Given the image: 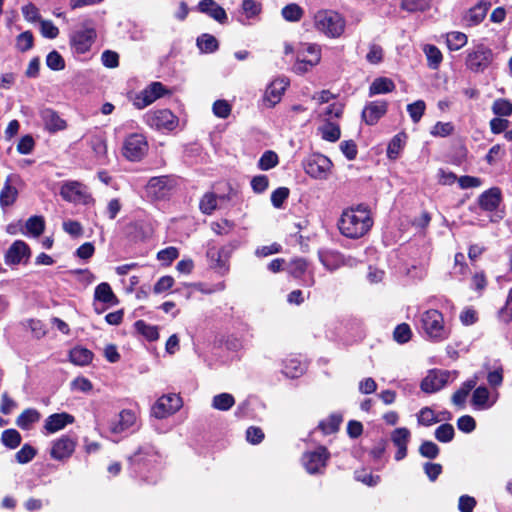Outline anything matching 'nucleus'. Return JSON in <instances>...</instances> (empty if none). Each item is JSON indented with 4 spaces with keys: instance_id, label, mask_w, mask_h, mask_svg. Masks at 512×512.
I'll use <instances>...</instances> for the list:
<instances>
[{
    "instance_id": "obj_1",
    "label": "nucleus",
    "mask_w": 512,
    "mask_h": 512,
    "mask_svg": "<svg viewBox=\"0 0 512 512\" xmlns=\"http://www.w3.org/2000/svg\"><path fill=\"white\" fill-rule=\"evenodd\" d=\"M340 233L350 239H359L366 235L373 226L370 210L364 205L345 209L339 220Z\"/></svg>"
},
{
    "instance_id": "obj_2",
    "label": "nucleus",
    "mask_w": 512,
    "mask_h": 512,
    "mask_svg": "<svg viewBox=\"0 0 512 512\" xmlns=\"http://www.w3.org/2000/svg\"><path fill=\"white\" fill-rule=\"evenodd\" d=\"M346 21L338 12L319 10L314 15V27L328 38H339L345 31Z\"/></svg>"
},
{
    "instance_id": "obj_3",
    "label": "nucleus",
    "mask_w": 512,
    "mask_h": 512,
    "mask_svg": "<svg viewBox=\"0 0 512 512\" xmlns=\"http://www.w3.org/2000/svg\"><path fill=\"white\" fill-rule=\"evenodd\" d=\"M420 323L425 335L431 341L441 342L450 335V330L445 325L443 314L436 309L424 311L420 316Z\"/></svg>"
},
{
    "instance_id": "obj_4",
    "label": "nucleus",
    "mask_w": 512,
    "mask_h": 512,
    "mask_svg": "<svg viewBox=\"0 0 512 512\" xmlns=\"http://www.w3.org/2000/svg\"><path fill=\"white\" fill-rule=\"evenodd\" d=\"M331 160L320 153H313L303 161V169L307 175L314 179L324 180L331 172Z\"/></svg>"
},
{
    "instance_id": "obj_5",
    "label": "nucleus",
    "mask_w": 512,
    "mask_h": 512,
    "mask_svg": "<svg viewBox=\"0 0 512 512\" xmlns=\"http://www.w3.org/2000/svg\"><path fill=\"white\" fill-rule=\"evenodd\" d=\"M24 181L18 174H9L0 189V207L5 210L12 207L18 200Z\"/></svg>"
},
{
    "instance_id": "obj_6",
    "label": "nucleus",
    "mask_w": 512,
    "mask_h": 512,
    "mask_svg": "<svg viewBox=\"0 0 512 512\" xmlns=\"http://www.w3.org/2000/svg\"><path fill=\"white\" fill-rule=\"evenodd\" d=\"M321 60V50L318 45H304L297 54V61L294 65L295 72L303 74L316 66Z\"/></svg>"
},
{
    "instance_id": "obj_7",
    "label": "nucleus",
    "mask_w": 512,
    "mask_h": 512,
    "mask_svg": "<svg viewBox=\"0 0 512 512\" xmlns=\"http://www.w3.org/2000/svg\"><path fill=\"white\" fill-rule=\"evenodd\" d=\"M144 118L150 127L157 130L172 131L178 125V118L169 109L149 111Z\"/></svg>"
},
{
    "instance_id": "obj_8",
    "label": "nucleus",
    "mask_w": 512,
    "mask_h": 512,
    "mask_svg": "<svg viewBox=\"0 0 512 512\" xmlns=\"http://www.w3.org/2000/svg\"><path fill=\"white\" fill-rule=\"evenodd\" d=\"M148 144L142 134L129 135L123 144V155L130 161L140 160L147 152Z\"/></svg>"
},
{
    "instance_id": "obj_9",
    "label": "nucleus",
    "mask_w": 512,
    "mask_h": 512,
    "mask_svg": "<svg viewBox=\"0 0 512 512\" xmlns=\"http://www.w3.org/2000/svg\"><path fill=\"white\" fill-rule=\"evenodd\" d=\"M60 195L68 202L87 204L91 200L87 187L78 181H66L61 185Z\"/></svg>"
},
{
    "instance_id": "obj_10",
    "label": "nucleus",
    "mask_w": 512,
    "mask_h": 512,
    "mask_svg": "<svg viewBox=\"0 0 512 512\" xmlns=\"http://www.w3.org/2000/svg\"><path fill=\"white\" fill-rule=\"evenodd\" d=\"M492 59V50L480 44L468 53L466 66L473 72H482L490 65Z\"/></svg>"
},
{
    "instance_id": "obj_11",
    "label": "nucleus",
    "mask_w": 512,
    "mask_h": 512,
    "mask_svg": "<svg viewBox=\"0 0 512 512\" xmlns=\"http://www.w3.org/2000/svg\"><path fill=\"white\" fill-rule=\"evenodd\" d=\"M96 31L93 26L85 24L71 36V45L78 54L86 53L94 43Z\"/></svg>"
},
{
    "instance_id": "obj_12",
    "label": "nucleus",
    "mask_w": 512,
    "mask_h": 512,
    "mask_svg": "<svg viewBox=\"0 0 512 512\" xmlns=\"http://www.w3.org/2000/svg\"><path fill=\"white\" fill-rule=\"evenodd\" d=\"M182 406V399L176 394H168L160 397L152 407V415L158 419H164L176 413Z\"/></svg>"
},
{
    "instance_id": "obj_13",
    "label": "nucleus",
    "mask_w": 512,
    "mask_h": 512,
    "mask_svg": "<svg viewBox=\"0 0 512 512\" xmlns=\"http://www.w3.org/2000/svg\"><path fill=\"white\" fill-rule=\"evenodd\" d=\"M329 453L325 447H319L315 451L306 452L302 456V463L310 474L321 473L326 466Z\"/></svg>"
},
{
    "instance_id": "obj_14",
    "label": "nucleus",
    "mask_w": 512,
    "mask_h": 512,
    "mask_svg": "<svg viewBox=\"0 0 512 512\" xmlns=\"http://www.w3.org/2000/svg\"><path fill=\"white\" fill-rule=\"evenodd\" d=\"M167 93L166 88L160 82H153L142 90L134 100L138 109H143Z\"/></svg>"
},
{
    "instance_id": "obj_15",
    "label": "nucleus",
    "mask_w": 512,
    "mask_h": 512,
    "mask_svg": "<svg viewBox=\"0 0 512 512\" xmlns=\"http://www.w3.org/2000/svg\"><path fill=\"white\" fill-rule=\"evenodd\" d=\"M450 373L442 370H432L421 382V389L425 393H435L441 390L449 381Z\"/></svg>"
},
{
    "instance_id": "obj_16",
    "label": "nucleus",
    "mask_w": 512,
    "mask_h": 512,
    "mask_svg": "<svg viewBox=\"0 0 512 512\" xmlns=\"http://www.w3.org/2000/svg\"><path fill=\"white\" fill-rule=\"evenodd\" d=\"M289 85V80L286 77H279L274 79L266 88L263 102L267 107H274L280 102L282 95Z\"/></svg>"
},
{
    "instance_id": "obj_17",
    "label": "nucleus",
    "mask_w": 512,
    "mask_h": 512,
    "mask_svg": "<svg viewBox=\"0 0 512 512\" xmlns=\"http://www.w3.org/2000/svg\"><path fill=\"white\" fill-rule=\"evenodd\" d=\"M30 258V248L22 240H16L8 248L4 259L7 265H18L22 262L26 263Z\"/></svg>"
},
{
    "instance_id": "obj_18",
    "label": "nucleus",
    "mask_w": 512,
    "mask_h": 512,
    "mask_svg": "<svg viewBox=\"0 0 512 512\" xmlns=\"http://www.w3.org/2000/svg\"><path fill=\"white\" fill-rule=\"evenodd\" d=\"M75 447L76 440L65 435L52 443L50 455L55 460H65L73 454Z\"/></svg>"
},
{
    "instance_id": "obj_19",
    "label": "nucleus",
    "mask_w": 512,
    "mask_h": 512,
    "mask_svg": "<svg viewBox=\"0 0 512 512\" xmlns=\"http://www.w3.org/2000/svg\"><path fill=\"white\" fill-rule=\"evenodd\" d=\"M388 103L384 100L368 102L363 111L362 119L367 125H375L387 112Z\"/></svg>"
},
{
    "instance_id": "obj_20",
    "label": "nucleus",
    "mask_w": 512,
    "mask_h": 512,
    "mask_svg": "<svg viewBox=\"0 0 512 512\" xmlns=\"http://www.w3.org/2000/svg\"><path fill=\"white\" fill-rule=\"evenodd\" d=\"M498 399V393H490L487 387L479 386L474 389L471 403L478 410H486L491 408Z\"/></svg>"
},
{
    "instance_id": "obj_21",
    "label": "nucleus",
    "mask_w": 512,
    "mask_h": 512,
    "mask_svg": "<svg viewBox=\"0 0 512 512\" xmlns=\"http://www.w3.org/2000/svg\"><path fill=\"white\" fill-rule=\"evenodd\" d=\"M173 185L174 180L169 176L152 177L146 186V190L148 195L159 199L164 197Z\"/></svg>"
},
{
    "instance_id": "obj_22",
    "label": "nucleus",
    "mask_w": 512,
    "mask_h": 512,
    "mask_svg": "<svg viewBox=\"0 0 512 512\" xmlns=\"http://www.w3.org/2000/svg\"><path fill=\"white\" fill-rule=\"evenodd\" d=\"M137 416L132 410H122L117 417L111 422L110 430L112 433H122L136 424Z\"/></svg>"
},
{
    "instance_id": "obj_23",
    "label": "nucleus",
    "mask_w": 512,
    "mask_h": 512,
    "mask_svg": "<svg viewBox=\"0 0 512 512\" xmlns=\"http://www.w3.org/2000/svg\"><path fill=\"white\" fill-rule=\"evenodd\" d=\"M74 420V416L66 412L55 413L46 418L44 429L47 433H56L64 429L67 425L72 424Z\"/></svg>"
},
{
    "instance_id": "obj_24",
    "label": "nucleus",
    "mask_w": 512,
    "mask_h": 512,
    "mask_svg": "<svg viewBox=\"0 0 512 512\" xmlns=\"http://www.w3.org/2000/svg\"><path fill=\"white\" fill-rule=\"evenodd\" d=\"M410 431L405 428H397L391 434V440L393 444L397 447V452L395 454V459L400 461L404 459L407 455V444L410 439Z\"/></svg>"
},
{
    "instance_id": "obj_25",
    "label": "nucleus",
    "mask_w": 512,
    "mask_h": 512,
    "mask_svg": "<svg viewBox=\"0 0 512 512\" xmlns=\"http://www.w3.org/2000/svg\"><path fill=\"white\" fill-rule=\"evenodd\" d=\"M198 9L200 12L207 14L221 24L227 21L225 10L214 0H201L198 4Z\"/></svg>"
},
{
    "instance_id": "obj_26",
    "label": "nucleus",
    "mask_w": 512,
    "mask_h": 512,
    "mask_svg": "<svg viewBox=\"0 0 512 512\" xmlns=\"http://www.w3.org/2000/svg\"><path fill=\"white\" fill-rule=\"evenodd\" d=\"M501 190L493 187L483 192L478 199L479 206L485 211H494L501 202Z\"/></svg>"
},
{
    "instance_id": "obj_27",
    "label": "nucleus",
    "mask_w": 512,
    "mask_h": 512,
    "mask_svg": "<svg viewBox=\"0 0 512 512\" xmlns=\"http://www.w3.org/2000/svg\"><path fill=\"white\" fill-rule=\"evenodd\" d=\"M207 256L212 268L218 273L224 275L229 271L228 255L225 254L224 249L210 248L207 251Z\"/></svg>"
},
{
    "instance_id": "obj_28",
    "label": "nucleus",
    "mask_w": 512,
    "mask_h": 512,
    "mask_svg": "<svg viewBox=\"0 0 512 512\" xmlns=\"http://www.w3.org/2000/svg\"><path fill=\"white\" fill-rule=\"evenodd\" d=\"M491 4L488 1H480L467 12L465 20L470 26L481 23L487 15Z\"/></svg>"
},
{
    "instance_id": "obj_29",
    "label": "nucleus",
    "mask_w": 512,
    "mask_h": 512,
    "mask_svg": "<svg viewBox=\"0 0 512 512\" xmlns=\"http://www.w3.org/2000/svg\"><path fill=\"white\" fill-rule=\"evenodd\" d=\"M477 382L478 377L476 375L466 380L462 386L452 395V403L459 408H464L467 396L471 390L475 388Z\"/></svg>"
},
{
    "instance_id": "obj_30",
    "label": "nucleus",
    "mask_w": 512,
    "mask_h": 512,
    "mask_svg": "<svg viewBox=\"0 0 512 512\" xmlns=\"http://www.w3.org/2000/svg\"><path fill=\"white\" fill-rule=\"evenodd\" d=\"M417 419H418V423L420 425L431 426V425L438 423L442 420L451 419V413L446 411V412L440 413V416H438L431 408L424 407L419 411Z\"/></svg>"
},
{
    "instance_id": "obj_31",
    "label": "nucleus",
    "mask_w": 512,
    "mask_h": 512,
    "mask_svg": "<svg viewBox=\"0 0 512 512\" xmlns=\"http://www.w3.org/2000/svg\"><path fill=\"white\" fill-rule=\"evenodd\" d=\"M42 119L46 129L50 132L64 130L67 126L65 120L51 109H46L42 112Z\"/></svg>"
},
{
    "instance_id": "obj_32",
    "label": "nucleus",
    "mask_w": 512,
    "mask_h": 512,
    "mask_svg": "<svg viewBox=\"0 0 512 512\" xmlns=\"http://www.w3.org/2000/svg\"><path fill=\"white\" fill-rule=\"evenodd\" d=\"M305 368V364L298 358L290 357L284 361L282 372L289 378H296L304 373Z\"/></svg>"
},
{
    "instance_id": "obj_33",
    "label": "nucleus",
    "mask_w": 512,
    "mask_h": 512,
    "mask_svg": "<svg viewBox=\"0 0 512 512\" xmlns=\"http://www.w3.org/2000/svg\"><path fill=\"white\" fill-rule=\"evenodd\" d=\"M395 89L394 82L385 77L376 78L369 88V95H377V94H385L393 91Z\"/></svg>"
},
{
    "instance_id": "obj_34",
    "label": "nucleus",
    "mask_w": 512,
    "mask_h": 512,
    "mask_svg": "<svg viewBox=\"0 0 512 512\" xmlns=\"http://www.w3.org/2000/svg\"><path fill=\"white\" fill-rule=\"evenodd\" d=\"M158 454L155 448L151 445L141 446L138 451L129 458L131 462L150 463L155 461Z\"/></svg>"
},
{
    "instance_id": "obj_35",
    "label": "nucleus",
    "mask_w": 512,
    "mask_h": 512,
    "mask_svg": "<svg viewBox=\"0 0 512 512\" xmlns=\"http://www.w3.org/2000/svg\"><path fill=\"white\" fill-rule=\"evenodd\" d=\"M24 228L23 234L39 237L44 231L45 221L41 216H32L25 222Z\"/></svg>"
},
{
    "instance_id": "obj_36",
    "label": "nucleus",
    "mask_w": 512,
    "mask_h": 512,
    "mask_svg": "<svg viewBox=\"0 0 512 512\" xmlns=\"http://www.w3.org/2000/svg\"><path fill=\"white\" fill-rule=\"evenodd\" d=\"M235 404V398L230 393H220L212 398L211 406L218 411H228Z\"/></svg>"
},
{
    "instance_id": "obj_37",
    "label": "nucleus",
    "mask_w": 512,
    "mask_h": 512,
    "mask_svg": "<svg viewBox=\"0 0 512 512\" xmlns=\"http://www.w3.org/2000/svg\"><path fill=\"white\" fill-rule=\"evenodd\" d=\"M93 359V353L83 347H75L70 351V360L75 365H88Z\"/></svg>"
},
{
    "instance_id": "obj_38",
    "label": "nucleus",
    "mask_w": 512,
    "mask_h": 512,
    "mask_svg": "<svg viewBox=\"0 0 512 512\" xmlns=\"http://www.w3.org/2000/svg\"><path fill=\"white\" fill-rule=\"evenodd\" d=\"M400 8L409 13L425 12L431 8V0H400Z\"/></svg>"
},
{
    "instance_id": "obj_39",
    "label": "nucleus",
    "mask_w": 512,
    "mask_h": 512,
    "mask_svg": "<svg viewBox=\"0 0 512 512\" xmlns=\"http://www.w3.org/2000/svg\"><path fill=\"white\" fill-rule=\"evenodd\" d=\"M40 413L35 409H26L17 418V425L21 429H29L30 426L39 421Z\"/></svg>"
},
{
    "instance_id": "obj_40",
    "label": "nucleus",
    "mask_w": 512,
    "mask_h": 512,
    "mask_svg": "<svg viewBox=\"0 0 512 512\" xmlns=\"http://www.w3.org/2000/svg\"><path fill=\"white\" fill-rule=\"evenodd\" d=\"M138 333L143 335L148 341H155L159 338L157 326L149 325L143 320H138L134 324Z\"/></svg>"
},
{
    "instance_id": "obj_41",
    "label": "nucleus",
    "mask_w": 512,
    "mask_h": 512,
    "mask_svg": "<svg viewBox=\"0 0 512 512\" xmlns=\"http://www.w3.org/2000/svg\"><path fill=\"white\" fill-rule=\"evenodd\" d=\"M281 14L286 21L298 22L304 15V10L296 3H291L282 8Z\"/></svg>"
},
{
    "instance_id": "obj_42",
    "label": "nucleus",
    "mask_w": 512,
    "mask_h": 512,
    "mask_svg": "<svg viewBox=\"0 0 512 512\" xmlns=\"http://www.w3.org/2000/svg\"><path fill=\"white\" fill-rule=\"evenodd\" d=\"M423 50L428 61V66L431 69H437L443 58L441 51L434 45H425Z\"/></svg>"
},
{
    "instance_id": "obj_43",
    "label": "nucleus",
    "mask_w": 512,
    "mask_h": 512,
    "mask_svg": "<svg viewBox=\"0 0 512 512\" xmlns=\"http://www.w3.org/2000/svg\"><path fill=\"white\" fill-rule=\"evenodd\" d=\"M21 435L15 429H7L2 432L1 442L9 449H15L21 443Z\"/></svg>"
},
{
    "instance_id": "obj_44",
    "label": "nucleus",
    "mask_w": 512,
    "mask_h": 512,
    "mask_svg": "<svg viewBox=\"0 0 512 512\" xmlns=\"http://www.w3.org/2000/svg\"><path fill=\"white\" fill-rule=\"evenodd\" d=\"M95 299L103 303H115L116 297L108 283H101L95 289Z\"/></svg>"
},
{
    "instance_id": "obj_45",
    "label": "nucleus",
    "mask_w": 512,
    "mask_h": 512,
    "mask_svg": "<svg viewBox=\"0 0 512 512\" xmlns=\"http://www.w3.org/2000/svg\"><path fill=\"white\" fill-rule=\"evenodd\" d=\"M321 136L324 140L336 142L340 138V128L338 125L327 121L319 128Z\"/></svg>"
},
{
    "instance_id": "obj_46",
    "label": "nucleus",
    "mask_w": 512,
    "mask_h": 512,
    "mask_svg": "<svg viewBox=\"0 0 512 512\" xmlns=\"http://www.w3.org/2000/svg\"><path fill=\"white\" fill-rule=\"evenodd\" d=\"M197 46L204 53H212L218 49V41L210 34H203L198 37Z\"/></svg>"
},
{
    "instance_id": "obj_47",
    "label": "nucleus",
    "mask_w": 512,
    "mask_h": 512,
    "mask_svg": "<svg viewBox=\"0 0 512 512\" xmlns=\"http://www.w3.org/2000/svg\"><path fill=\"white\" fill-rule=\"evenodd\" d=\"M90 146L95 154V157L102 159L107 154L106 140L101 135H93L90 139Z\"/></svg>"
},
{
    "instance_id": "obj_48",
    "label": "nucleus",
    "mask_w": 512,
    "mask_h": 512,
    "mask_svg": "<svg viewBox=\"0 0 512 512\" xmlns=\"http://www.w3.org/2000/svg\"><path fill=\"white\" fill-rule=\"evenodd\" d=\"M307 267L308 265L306 260L302 258H296L289 262L286 269L291 276L300 278L307 271Z\"/></svg>"
},
{
    "instance_id": "obj_49",
    "label": "nucleus",
    "mask_w": 512,
    "mask_h": 512,
    "mask_svg": "<svg viewBox=\"0 0 512 512\" xmlns=\"http://www.w3.org/2000/svg\"><path fill=\"white\" fill-rule=\"evenodd\" d=\"M425 110L426 104L423 100H417L407 105V112L413 123H418L421 120Z\"/></svg>"
},
{
    "instance_id": "obj_50",
    "label": "nucleus",
    "mask_w": 512,
    "mask_h": 512,
    "mask_svg": "<svg viewBox=\"0 0 512 512\" xmlns=\"http://www.w3.org/2000/svg\"><path fill=\"white\" fill-rule=\"evenodd\" d=\"M467 36L462 32H451L447 34V45L450 50H459L467 44Z\"/></svg>"
},
{
    "instance_id": "obj_51",
    "label": "nucleus",
    "mask_w": 512,
    "mask_h": 512,
    "mask_svg": "<svg viewBox=\"0 0 512 512\" xmlns=\"http://www.w3.org/2000/svg\"><path fill=\"white\" fill-rule=\"evenodd\" d=\"M342 422V417L339 414H332L328 419L322 421L319 424V428L325 434H331L338 430L340 423Z\"/></svg>"
},
{
    "instance_id": "obj_52",
    "label": "nucleus",
    "mask_w": 512,
    "mask_h": 512,
    "mask_svg": "<svg viewBox=\"0 0 512 512\" xmlns=\"http://www.w3.org/2000/svg\"><path fill=\"white\" fill-rule=\"evenodd\" d=\"M455 435L454 427L451 424L445 423L440 425L435 430V438L443 443H448L453 440Z\"/></svg>"
},
{
    "instance_id": "obj_53",
    "label": "nucleus",
    "mask_w": 512,
    "mask_h": 512,
    "mask_svg": "<svg viewBox=\"0 0 512 512\" xmlns=\"http://www.w3.org/2000/svg\"><path fill=\"white\" fill-rule=\"evenodd\" d=\"M36 449L29 444H24L22 448L15 454L16 461L19 464H26L32 461L36 456Z\"/></svg>"
},
{
    "instance_id": "obj_54",
    "label": "nucleus",
    "mask_w": 512,
    "mask_h": 512,
    "mask_svg": "<svg viewBox=\"0 0 512 512\" xmlns=\"http://www.w3.org/2000/svg\"><path fill=\"white\" fill-rule=\"evenodd\" d=\"M322 264L330 271L337 269L342 263V256L338 253H326L320 256Z\"/></svg>"
},
{
    "instance_id": "obj_55",
    "label": "nucleus",
    "mask_w": 512,
    "mask_h": 512,
    "mask_svg": "<svg viewBox=\"0 0 512 512\" xmlns=\"http://www.w3.org/2000/svg\"><path fill=\"white\" fill-rule=\"evenodd\" d=\"M200 210L205 214H211L217 207V196L214 193H206L200 200Z\"/></svg>"
},
{
    "instance_id": "obj_56",
    "label": "nucleus",
    "mask_w": 512,
    "mask_h": 512,
    "mask_svg": "<svg viewBox=\"0 0 512 512\" xmlns=\"http://www.w3.org/2000/svg\"><path fill=\"white\" fill-rule=\"evenodd\" d=\"M454 132V125L451 122H437L430 133L434 137H447Z\"/></svg>"
},
{
    "instance_id": "obj_57",
    "label": "nucleus",
    "mask_w": 512,
    "mask_h": 512,
    "mask_svg": "<svg viewBox=\"0 0 512 512\" xmlns=\"http://www.w3.org/2000/svg\"><path fill=\"white\" fill-rule=\"evenodd\" d=\"M278 164V155L273 151H266L258 162V167L261 170H269Z\"/></svg>"
},
{
    "instance_id": "obj_58",
    "label": "nucleus",
    "mask_w": 512,
    "mask_h": 512,
    "mask_svg": "<svg viewBox=\"0 0 512 512\" xmlns=\"http://www.w3.org/2000/svg\"><path fill=\"white\" fill-rule=\"evenodd\" d=\"M179 256V251L176 247H167L157 253V259L164 265H170Z\"/></svg>"
},
{
    "instance_id": "obj_59",
    "label": "nucleus",
    "mask_w": 512,
    "mask_h": 512,
    "mask_svg": "<svg viewBox=\"0 0 512 512\" xmlns=\"http://www.w3.org/2000/svg\"><path fill=\"white\" fill-rule=\"evenodd\" d=\"M492 111L499 116H510L512 114V104L506 99H497L492 105Z\"/></svg>"
},
{
    "instance_id": "obj_60",
    "label": "nucleus",
    "mask_w": 512,
    "mask_h": 512,
    "mask_svg": "<svg viewBox=\"0 0 512 512\" xmlns=\"http://www.w3.org/2000/svg\"><path fill=\"white\" fill-rule=\"evenodd\" d=\"M46 64L54 71H60L65 68V61L57 51H52L47 55Z\"/></svg>"
},
{
    "instance_id": "obj_61",
    "label": "nucleus",
    "mask_w": 512,
    "mask_h": 512,
    "mask_svg": "<svg viewBox=\"0 0 512 512\" xmlns=\"http://www.w3.org/2000/svg\"><path fill=\"white\" fill-rule=\"evenodd\" d=\"M421 456L434 459L439 454V447L432 441H424L419 447Z\"/></svg>"
},
{
    "instance_id": "obj_62",
    "label": "nucleus",
    "mask_w": 512,
    "mask_h": 512,
    "mask_svg": "<svg viewBox=\"0 0 512 512\" xmlns=\"http://www.w3.org/2000/svg\"><path fill=\"white\" fill-rule=\"evenodd\" d=\"M412 335L411 329L408 324H400L398 325L393 333L395 341L398 343H406L410 340Z\"/></svg>"
},
{
    "instance_id": "obj_63",
    "label": "nucleus",
    "mask_w": 512,
    "mask_h": 512,
    "mask_svg": "<svg viewBox=\"0 0 512 512\" xmlns=\"http://www.w3.org/2000/svg\"><path fill=\"white\" fill-rule=\"evenodd\" d=\"M40 32L43 37L54 39L59 34V29L49 20H40Z\"/></svg>"
},
{
    "instance_id": "obj_64",
    "label": "nucleus",
    "mask_w": 512,
    "mask_h": 512,
    "mask_svg": "<svg viewBox=\"0 0 512 512\" xmlns=\"http://www.w3.org/2000/svg\"><path fill=\"white\" fill-rule=\"evenodd\" d=\"M213 113L219 118H227L231 113V105L226 100H217L212 107Z\"/></svg>"
}]
</instances>
